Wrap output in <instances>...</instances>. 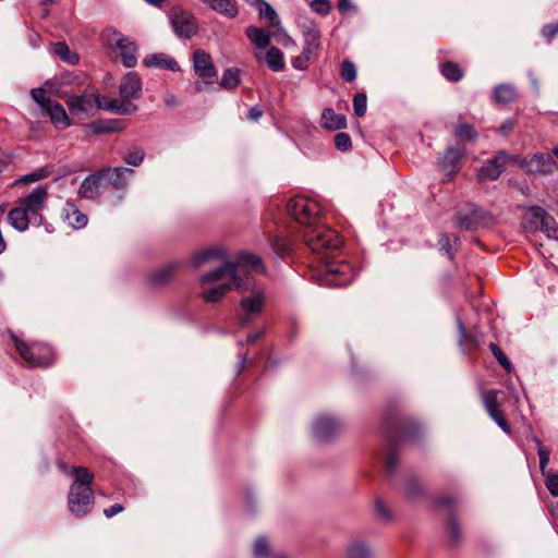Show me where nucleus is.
<instances>
[{
	"label": "nucleus",
	"mask_w": 558,
	"mask_h": 558,
	"mask_svg": "<svg viewBox=\"0 0 558 558\" xmlns=\"http://www.w3.org/2000/svg\"><path fill=\"white\" fill-rule=\"evenodd\" d=\"M288 210L293 219L302 226L301 235L313 253L324 250H340L342 240L339 234L332 229L317 225L319 207L315 202L298 197L288 204Z\"/></svg>",
	"instance_id": "obj_1"
},
{
	"label": "nucleus",
	"mask_w": 558,
	"mask_h": 558,
	"mask_svg": "<svg viewBox=\"0 0 558 558\" xmlns=\"http://www.w3.org/2000/svg\"><path fill=\"white\" fill-rule=\"evenodd\" d=\"M48 196V186L38 185L26 196L20 197L17 205L8 214L9 223L20 232L25 231L29 225L40 226Z\"/></svg>",
	"instance_id": "obj_2"
},
{
	"label": "nucleus",
	"mask_w": 558,
	"mask_h": 558,
	"mask_svg": "<svg viewBox=\"0 0 558 558\" xmlns=\"http://www.w3.org/2000/svg\"><path fill=\"white\" fill-rule=\"evenodd\" d=\"M101 40L104 46L114 54L116 58L121 60L123 66L135 68L137 65L138 47L129 36L109 26L102 31Z\"/></svg>",
	"instance_id": "obj_3"
},
{
	"label": "nucleus",
	"mask_w": 558,
	"mask_h": 558,
	"mask_svg": "<svg viewBox=\"0 0 558 558\" xmlns=\"http://www.w3.org/2000/svg\"><path fill=\"white\" fill-rule=\"evenodd\" d=\"M303 37V51L292 61L294 70H305L308 62L316 59L322 45V35L317 24L312 20H304L300 24Z\"/></svg>",
	"instance_id": "obj_4"
},
{
	"label": "nucleus",
	"mask_w": 558,
	"mask_h": 558,
	"mask_svg": "<svg viewBox=\"0 0 558 558\" xmlns=\"http://www.w3.org/2000/svg\"><path fill=\"white\" fill-rule=\"evenodd\" d=\"M14 347L23 362L29 367H47L53 361L51 347L43 342H25L13 332L10 333Z\"/></svg>",
	"instance_id": "obj_5"
},
{
	"label": "nucleus",
	"mask_w": 558,
	"mask_h": 558,
	"mask_svg": "<svg viewBox=\"0 0 558 558\" xmlns=\"http://www.w3.org/2000/svg\"><path fill=\"white\" fill-rule=\"evenodd\" d=\"M337 251H320L318 254H322L319 259L325 262V269L322 274H319V281L322 284L329 287H342L349 284L353 280V271L349 264L347 263H329L327 259Z\"/></svg>",
	"instance_id": "obj_6"
},
{
	"label": "nucleus",
	"mask_w": 558,
	"mask_h": 558,
	"mask_svg": "<svg viewBox=\"0 0 558 558\" xmlns=\"http://www.w3.org/2000/svg\"><path fill=\"white\" fill-rule=\"evenodd\" d=\"M31 96L34 101L48 113L52 124L57 129L64 130L71 125L70 118L64 108L59 102H54L47 97L44 88H33Z\"/></svg>",
	"instance_id": "obj_7"
},
{
	"label": "nucleus",
	"mask_w": 558,
	"mask_h": 558,
	"mask_svg": "<svg viewBox=\"0 0 558 558\" xmlns=\"http://www.w3.org/2000/svg\"><path fill=\"white\" fill-rule=\"evenodd\" d=\"M95 502L94 492L92 488H80L77 485H71L68 494V508L75 518H84L87 515Z\"/></svg>",
	"instance_id": "obj_8"
},
{
	"label": "nucleus",
	"mask_w": 558,
	"mask_h": 558,
	"mask_svg": "<svg viewBox=\"0 0 558 558\" xmlns=\"http://www.w3.org/2000/svg\"><path fill=\"white\" fill-rule=\"evenodd\" d=\"M198 78L195 81V90L205 92L214 89L216 85L231 89L240 84L239 72H225L219 81L218 72H197Z\"/></svg>",
	"instance_id": "obj_9"
},
{
	"label": "nucleus",
	"mask_w": 558,
	"mask_h": 558,
	"mask_svg": "<svg viewBox=\"0 0 558 558\" xmlns=\"http://www.w3.org/2000/svg\"><path fill=\"white\" fill-rule=\"evenodd\" d=\"M101 96L94 93H85L82 95L71 96L68 99V106L70 113L73 117L85 119L93 116L97 110L100 109Z\"/></svg>",
	"instance_id": "obj_10"
},
{
	"label": "nucleus",
	"mask_w": 558,
	"mask_h": 558,
	"mask_svg": "<svg viewBox=\"0 0 558 558\" xmlns=\"http://www.w3.org/2000/svg\"><path fill=\"white\" fill-rule=\"evenodd\" d=\"M227 278L232 280V284L238 290H246L248 289V283L244 281L243 278L238 276V266L233 262H225L221 266L217 267L214 270H210L201 277V282L203 284L214 283L218 281H222Z\"/></svg>",
	"instance_id": "obj_11"
},
{
	"label": "nucleus",
	"mask_w": 558,
	"mask_h": 558,
	"mask_svg": "<svg viewBox=\"0 0 558 558\" xmlns=\"http://www.w3.org/2000/svg\"><path fill=\"white\" fill-rule=\"evenodd\" d=\"M514 162L530 173L550 174L557 170V163L547 153H536L531 158L514 156Z\"/></svg>",
	"instance_id": "obj_12"
},
{
	"label": "nucleus",
	"mask_w": 558,
	"mask_h": 558,
	"mask_svg": "<svg viewBox=\"0 0 558 558\" xmlns=\"http://www.w3.org/2000/svg\"><path fill=\"white\" fill-rule=\"evenodd\" d=\"M170 21L178 36L191 38L197 32L195 17L189 11L173 7L170 11Z\"/></svg>",
	"instance_id": "obj_13"
},
{
	"label": "nucleus",
	"mask_w": 558,
	"mask_h": 558,
	"mask_svg": "<svg viewBox=\"0 0 558 558\" xmlns=\"http://www.w3.org/2000/svg\"><path fill=\"white\" fill-rule=\"evenodd\" d=\"M510 161L514 162V156L508 154L506 150H499L493 159L481 167L477 173L478 181H495L499 179L504 172V167Z\"/></svg>",
	"instance_id": "obj_14"
},
{
	"label": "nucleus",
	"mask_w": 558,
	"mask_h": 558,
	"mask_svg": "<svg viewBox=\"0 0 558 558\" xmlns=\"http://www.w3.org/2000/svg\"><path fill=\"white\" fill-rule=\"evenodd\" d=\"M498 391L497 390H488L482 393L483 404L489 414V416L494 420V422L507 434L511 433L510 425L504 416V413L500 409V404L497 399Z\"/></svg>",
	"instance_id": "obj_15"
},
{
	"label": "nucleus",
	"mask_w": 558,
	"mask_h": 558,
	"mask_svg": "<svg viewBox=\"0 0 558 558\" xmlns=\"http://www.w3.org/2000/svg\"><path fill=\"white\" fill-rule=\"evenodd\" d=\"M341 429L338 420L329 416H319L313 425V435L319 441L332 439Z\"/></svg>",
	"instance_id": "obj_16"
},
{
	"label": "nucleus",
	"mask_w": 558,
	"mask_h": 558,
	"mask_svg": "<svg viewBox=\"0 0 558 558\" xmlns=\"http://www.w3.org/2000/svg\"><path fill=\"white\" fill-rule=\"evenodd\" d=\"M105 171H97L87 175L78 187V195L84 199H96L104 187Z\"/></svg>",
	"instance_id": "obj_17"
},
{
	"label": "nucleus",
	"mask_w": 558,
	"mask_h": 558,
	"mask_svg": "<svg viewBox=\"0 0 558 558\" xmlns=\"http://www.w3.org/2000/svg\"><path fill=\"white\" fill-rule=\"evenodd\" d=\"M464 150L459 147H448L438 159L439 169L450 179L459 171V165Z\"/></svg>",
	"instance_id": "obj_18"
},
{
	"label": "nucleus",
	"mask_w": 558,
	"mask_h": 558,
	"mask_svg": "<svg viewBox=\"0 0 558 558\" xmlns=\"http://www.w3.org/2000/svg\"><path fill=\"white\" fill-rule=\"evenodd\" d=\"M181 267L182 263L178 260L169 262L160 268L153 270L148 275V281L150 284L156 287L168 284Z\"/></svg>",
	"instance_id": "obj_19"
},
{
	"label": "nucleus",
	"mask_w": 558,
	"mask_h": 558,
	"mask_svg": "<svg viewBox=\"0 0 558 558\" xmlns=\"http://www.w3.org/2000/svg\"><path fill=\"white\" fill-rule=\"evenodd\" d=\"M120 95L123 100L138 99L142 95V82L136 72H128L121 84Z\"/></svg>",
	"instance_id": "obj_20"
},
{
	"label": "nucleus",
	"mask_w": 558,
	"mask_h": 558,
	"mask_svg": "<svg viewBox=\"0 0 558 558\" xmlns=\"http://www.w3.org/2000/svg\"><path fill=\"white\" fill-rule=\"evenodd\" d=\"M530 213L533 218L539 221L541 230L553 239H558V223L543 207L532 206Z\"/></svg>",
	"instance_id": "obj_21"
},
{
	"label": "nucleus",
	"mask_w": 558,
	"mask_h": 558,
	"mask_svg": "<svg viewBox=\"0 0 558 558\" xmlns=\"http://www.w3.org/2000/svg\"><path fill=\"white\" fill-rule=\"evenodd\" d=\"M238 266V276L242 278L244 268L252 269L257 272L264 274L265 267L263 265L262 258L251 252H240L236 257V262H233Z\"/></svg>",
	"instance_id": "obj_22"
},
{
	"label": "nucleus",
	"mask_w": 558,
	"mask_h": 558,
	"mask_svg": "<svg viewBox=\"0 0 558 558\" xmlns=\"http://www.w3.org/2000/svg\"><path fill=\"white\" fill-rule=\"evenodd\" d=\"M100 171H105V178H107L110 185L118 191H124L126 189L128 177L134 172L132 169L124 167L106 168Z\"/></svg>",
	"instance_id": "obj_23"
},
{
	"label": "nucleus",
	"mask_w": 558,
	"mask_h": 558,
	"mask_svg": "<svg viewBox=\"0 0 558 558\" xmlns=\"http://www.w3.org/2000/svg\"><path fill=\"white\" fill-rule=\"evenodd\" d=\"M63 218H64V221H66L74 229H82L88 222L87 216L85 214H83L78 209L76 204L71 199H68L65 202V205L63 208Z\"/></svg>",
	"instance_id": "obj_24"
},
{
	"label": "nucleus",
	"mask_w": 558,
	"mask_h": 558,
	"mask_svg": "<svg viewBox=\"0 0 558 558\" xmlns=\"http://www.w3.org/2000/svg\"><path fill=\"white\" fill-rule=\"evenodd\" d=\"M255 57L260 63L268 65L271 70H283L284 68L283 53L277 47L270 46L257 52Z\"/></svg>",
	"instance_id": "obj_25"
},
{
	"label": "nucleus",
	"mask_w": 558,
	"mask_h": 558,
	"mask_svg": "<svg viewBox=\"0 0 558 558\" xmlns=\"http://www.w3.org/2000/svg\"><path fill=\"white\" fill-rule=\"evenodd\" d=\"M246 36L254 46V54L270 47V32L265 28L250 26L246 28Z\"/></svg>",
	"instance_id": "obj_26"
},
{
	"label": "nucleus",
	"mask_w": 558,
	"mask_h": 558,
	"mask_svg": "<svg viewBox=\"0 0 558 558\" xmlns=\"http://www.w3.org/2000/svg\"><path fill=\"white\" fill-rule=\"evenodd\" d=\"M146 68H158L160 70H179L177 61L166 53H153L143 60Z\"/></svg>",
	"instance_id": "obj_27"
},
{
	"label": "nucleus",
	"mask_w": 558,
	"mask_h": 558,
	"mask_svg": "<svg viewBox=\"0 0 558 558\" xmlns=\"http://www.w3.org/2000/svg\"><path fill=\"white\" fill-rule=\"evenodd\" d=\"M86 129L93 134H109L122 131L124 129V124L118 119L99 120L86 124Z\"/></svg>",
	"instance_id": "obj_28"
},
{
	"label": "nucleus",
	"mask_w": 558,
	"mask_h": 558,
	"mask_svg": "<svg viewBox=\"0 0 558 558\" xmlns=\"http://www.w3.org/2000/svg\"><path fill=\"white\" fill-rule=\"evenodd\" d=\"M202 3L206 4L211 10L217 13L228 17L234 19L238 13V5L234 0H199Z\"/></svg>",
	"instance_id": "obj_29"
},
{
	"label": "nucleus",
	"mask_w": 558,
	"mask_h": 558,
	"mask_svg": "<svg viewBox=\"0 0 558 558\" xmlns=\"http://www.w3.org/2000/svg\"><path fill=\"white\" fill-rule=\"evenodd\" d=\"M100 105H101L100 109H104L106 111H110V112H113L117 114L130 116V114H133L137 110V107L131 102H128L125 100L121 101L118 99H110L107 97H101Z\"/></svg>",
	"instance_id": "obj_30"
},
{
	"label": "nucleus",
	"mask_w": 558,
	"mask_h": 558,
	"mask_svg": "<svg viewBox=\"0 0 558 558\" xmlns=\"http://www.w3.org/2000/svg\"><path fill=\"white\" fill-rule=\"evenodd\" d=\"M322 125L330 131H338L347 126L344 114L336 113L333 109L327 108L322 114Z\"/></svg>",
	"instance_id": "obj_31"
},
{
	"label": "nucleus",
	"mask_w": 558,
	"mask_h": 558,
	"mask_svg": "<svg viewBox=\"0 0 558 558\" xmlns=\"http://www.w3.org/2000/svg\"><path fill=\"white\" fill-rule=\"evenodd\" d=\"M50 52L69 65H76L80 61L77 52L70 49L66 43L59 41L50 46Z\"/></svg>",
	"instance_id": "obj_32"
},
{
	"label": "nucleus",
	"mask_w": 558,
	"mask_h": 558,
	"mask_svg": "<svg viewBox=\"0 0 558 558\" xmlns=\"http://www.w3.org/2000/svg\"><path fill=\"white\" fill-rule=\"evenodd\" d=\"M482 218V211L474 208L470 214H458L454 219V226L465 230H474L477 228Z\"/></svg>",
	"instance_id": "obj_33"
},
{
	"label": "nucleus",
	"mask_w": 558,
	"mask_h": 558,
	"mask_svg": "<svg viewBox=\"0 0 558 558\" xmlns=\"http://www.w3.org/2000/svg\"><path fill=\"white\" fill-rule=\"evenodd\" d=\"M407 439V434H402L398 439L393 436H389L390 448L385 461V469L388 474H392L399 463V454L397 450L398 440L405 441Z\"/></svg>",
	"instance_id": "obj_34"
},
{
	"label": "nucleus",
	"mask_w": 558,
	"mask_h": 558,
	"mask_svg": "<svg viewBox=\"0 0 558 558\" xmlns=\"http://www.w3.org/2000/svg\"><path fill=\"white\" fill-rule=\"evenodd\" d=\"M74 481L71 485H77L80 488H92L94 474L85 466H74L71 471Z\"/></svg>",
	"instance_id": "obj_35"
},
{
	"label": "nucleus",
	"mask_w": 558,
	"mask_h": 558,
	"mask_svg": "<svg viewBox=\"0 0 558 558\" xmlns=\"http://www.w3.org/2000/svg\"><path fill=\"white\" fill-rule=\"evenodd\" d=\"M515 88L510 84H500L494 89V99L498 104H510L515 99Z\"/></svg>",
	"instance_id": "obj_36"
},
{
	"label": "nucleus",
	"mask_w": 558,
	"mask_h": 558,
	"mask_svg": "<svg viewBox=\"0 0 558 558\" xmlns=\"http://www.w3.org/2000/svg\"><path fill=\"white\" fill-rule=\"evenodd\" d=\"M232 287H234L232 283H222L203 291L202 296L207 303H217L226 295L229 290L232 289Z\"/></svg>",
	"instance_id": "obj_37"
},
{
	"label": "nucleus",
	"mask_w": 558,
	"mask_h": 558,
	"mask_svg": "<svg viewBox=\"0 0 558 558\" xmlns=\"http://www.w3.org/2000/svg\"><path fill=\"white\" fill-rule=\"evenodd\" d=\"M263 304L264 295L262 292H256L253 296L244 298L241 301V306L247 314H257L262 312Z\"/></svg>",
	"instance_id": "obj_38"
},
{
	"label": "nucleus",
	"mask_w": 558,
	"mask_h": 558,
	"mask_svg": "<svg viewBox=\"0 0 558 558\" xmlns=\"http://www.w3.org/2000/svg\"><path fill=\"white\" fill-rule=\"evenodd\" d=\"M347 558H372V551L366 544L355 541L345 548Z\"/></svg>",
	"instance_id": "obj_39"
},
{
	"label": "nucleus",
	"mask_w": 558,
	"mask_h": 558,
	"mask_svg": "<svg viewBox=\"0 0 558 558\" xmlns=\"http://www.w3.org/2000/svg\"><path fill=\"white\" fill-rule=\"evenodd\" d=\"M194 70H214V63L209 53L196 50L193 54Z\"/></svg>",
	"instance_id": "obj_40"
},
{
	"label": "nucleus",
	"mask_w": 558,
	"mask_h": 558,
	"mask_svg": "<svg viewBox=\"0 0 558 558\" xmlns=\"http://www.w3.org/2000/svg\"><path fill=\"white\" fill-rule=\"evenodd\" d=\"M220 255H222V251L220 248L205 250L194 254L191 259V264L194 268H196L210 260L211 258L218 257Z\"/></svg>",
	"instance_id": "obj_41"
},
{
	"label": "nucleus",
	"mask_w": 558,
	"mask_h": 558,
	"mask_svg": "<svg viewBox=\"0 0 558 558\" xmlns=\"http://www.w3.org/2000/svg\"><path fill=\"white\" fill-rule=\"evenodd\" d=\"M454 135L460 141H474L477 137V132L473 125L460 122L454 129Z\"/></svg>",
	"instance_id": "obj_42"
},
{
	"label": "nucleus",
	"mask_w": 558,
	"mask_h": 558,
	"mask_svg": "<svg viewBox=\"0 0 558 558\" xmlns=\"http://www.w3.org/2000/svg\"><path fill=\"white\" fill-rule=\"evenodd\" d=\"M271 247L277 256H288L292 251V243L282 236H275L271 241Z\"/></svg>",
	"instance_id": "obj_43"
},
{
	"label": "nucleus",
	"mask_w": 558,
	"mask_h": 558,
	"mask_svg": "<svg viewBox=\"0 0 558 558\" xmlns=\"http://www.w3.org/2000/svg\"><path fill=\"white\" fill-rule=\"evenodd\" d=\"M47 175L48 171L45 168H40L14 181L13 186H16L22 183H34L45 179Z\"/></svg>",
	"instance_id": "obj_44"
},
{
	"label": "nucleus",
	"mask_w": 558,
	"mask_h": 558,
	"mask_svg": "<svg viewBox=\"0 0 558 558\" xmlns=\"http://www.w3.org/2000/svg\"><path fill=\"white\" fill-rule=\"evenodd\" d=\"M374 513L383 522H390L392 513L381 499H376L374 502Z\"/></svg>",
	"instance_id": "obj_45"
},
{
	"label": "nucleus",
	"mask_w": 558,
	"mask_h": 558,
	"mask_svg": "<svg viewBox=\"0 0 558 558\" xmlns=\"http://www.w3.org/2000/svg\"><path fill=\"white\" fill-rule=\"evenodd\" d=\"M489 349H490L493 355L498 361V363L505 368V371L510 373L512 369V365H511L509 359L507 357V355L500 349V347L496 343H490Z\"/></svg>",
	"instance_id": "obj_46"
},
{
	"label": "nucleus",
	"mask_w": 558,
	"mask_h": 558,
	"mask_svg": "<svg viewBox=\"0 0 558 558\" xmlns=\"http://www.w3.org/2000/svg\"><path fill=\"white\" fill-rule=\"evenodd\" d=\"M447 531L449 533L450 543L457 545L461 542L462 533L461 529L454 518H450L447 523Z\"/></svg>",
	"instance_id": "obj_47"
},
{
	"label": "nucleus",
	"mask_w": 558,
	"mask_h": 558,
	"mask_svg": "<svg viewBox=\"0 0 558 558\" xmlns=\"http://www.w3.org/2000/svg\"><path fill=\"white\" fill-rule=\"evenodd\" d=\"M270 551L269 544L265 537H258L253 547L255 558H266Z\"/></svg>",
	"instance_id": "obj_48"
},
{
	"label": "nucleus",
	"mask_w": 558,
	"mask_h": 558,
	"mask_svg": "<svg viewBox=\"0 0 558 558\" xmlns=\"http://www.w3.org/2000/svg\"><path fill=\"white\" fill-rule=\"evenodd\" d=\"M259 14L262 17L267 20L271 26L276 27L280 24V19L277 12L269 3H265V5L260 9Z\"/></svg>",
	"instance_id": "obj_49"
},
{
	"label": "nucleus",
	"mask_w": 558,
	"mask_h": 558,
	"mask_svg": "<svg viewBox=\"0 0 558 558\" xmlns=\"http://www.w3.org/2000/svg\"><path fill=\"white\" fill-rule=\"evenodd\" d=\"M367 108V97L363 93H359L353 98V109L357 117H363Z\"/></svg>",
	"instance_id": "obj_50"
},
{
	"label": "nucleus",
	"mask_w": 558,
	"mask_h": 558,
	"mask_svg": "<svg viewBox=\"0 0 558 558\" xmlns=\"http://www.w3.org/2000/svg\"><path fill=\"white\" fill-rule=\"evenodd\" d=\"M545 477V485L550 495L558 497V470L548 472Z\"/></svg>",
	"instance_id": "obj_51"
},
{
	"label": "nucleus",
	"mask_w": 558,
	"mask_h": 558,
	"mask_svg": "<svg viewBox=\"0 0 558 558\" xmlns=\"http://www.w3.org/2000/svg\"><path fill=\"white\" fill-rule=\"evenodd\" d=\"M144 157H145V153L142 149H133V150L128 151L124 155L123 160L128 165L137 167L142 163V161L144 160Z\"/></svg>",
	"instance_id": "obj_52"
},
{
	"label": "nucleus",
	"mask_w": 558,
	"mask_h": 558,
	"mask_svg": "<svg viewBox=\"0 0 558 558\" xmlns=\"http://www.w3.org/2000/svg\"><path fill=\"white\" fill-rule=\"evenodd\" d=\"M439 251L444 253L449 259H453V252L451 247V240L448 234H441L438 240Z\"/></svg>",
	"instance_id": "obj_53"
},
{
	"label": "nucleus",
	"mask_w": 558,
	"mask_h": 558,
	"mask_svg": "<svg viewBox=\"0 0 558 558\" xmlns=\"http://www.w3.org/2000/svg\"><path fill=\"white\" fill-rule=\"evenodd\" d=\"M351 137L349 134L339 132L335 135V145L339 150H348L351 147Z\"/></svg>",
	"instance_id": "obj_54"
},
{
	"label": "nucleus",
	"mask_w": 558,
	"mask_h": 558,
	"mask_svg": "<svg viewBox=\"0 0 558 558\" xmlns=\"http://www.w3.org/2000/svg\"><path fill=\"white\" fill-rule=\"evenodd\" d=\"M542 35L547 41H551L558 35V20L545 24L542 28Z\"/></svg>",
	"instance_id": "obj_55"
},
{
	"label": "nucleus",
	"mask_w": 558,
	"mask_h": 558,
	"mask_svg": "<svg viewBox=\"0 0 558 558\" xmlns=\"http://www.w3.org/2000/svg\"><path fill=\"white\" fill-rule=\"evenodd\" d=\"M311 8L314 12L326 15L330 12L331 7L328 0H313Z\"/></svg>",
	"instance_id": "obj_56"
},
{
	"label": "nucleus",
	"mask_w": 558,
	"mask_h": 558,
	"mask_svg": "<svg viewBox=\"0 0 558 558\" xmlns=\"http://www.w3.org/2000/svg\"><path fill=\"white\" fill-rule=\"evenodd\" d=\"M538 458H539V470L544 476L548 473V472H546V468L549 463L550 451L547 448H541L539 452H538Z\"/></svg>",
	"instance_id": "obj_57"
},
{
	"label": "nucleus",
	"mask_w": 558,
	"mask_h": 558,
	"mask_svg": "<svg viewBox=\"0 0 558 558\" xmlns=\"http://www.w3.org/2000/svg\"><path fill=\"white\" fill-rule=\"evenodd\" d=\"M514 129V121L511 120V119H508L506 120L498 129V132L504 135V136H507L508 134H510L512 132V130Z\"/></svg>",
	"instance_id": "obj_58"
},
{
	"label": "nucleus",
	"mask_w": 558,
	"mask_h": 558,
	"mask_svg": "<svg viewBox=\"0 0 558 558\" xmlns=\"http://www.w3.org/2000/svg\"><path fill=\"white\" fill-rule=\"evenodd\" d=\"M124 510V507L121 504H114L109 508L104 509V514L107 518H112L116 514L122 512Z\"/></svg>",
	"instance_id": "obj_59"
},
{
	"label": "nucleus",
	"mask_w": 558,
	"mask_h": 558,
	"mask_svg": "<svg viewBox=\"0 0 558 558\" xmlns=\"http://www.w3.org/2000/svg\"><path fill=\"white\" fill-rule=\"evenodd\" d=\"M458 328H459V342L462 344L465 341H473V339L468 335L466 329L461 320L458 322Z\"/></svg>",
	"instance_id": "obj_60"
},
{
	"label": "nucleus",
	"mask_w": 558,
	"mask_h": 558,
	"mask_svg": "<svg viewBox=\"0 0 558 558\" xmlns=\"http://www.w3.org/2000/svg\"><path fill=\"white\" fill-rule=\"evenodd\" d=\"M263 116V111L257 107H252L247 112V119L251 121H258V119Z\"/></svg>",
	"instance_id": "obj_61"
},
{
	"label": "nucleus",
	"mask_w": 558,
	"mask_h": 558,
	"mask_svg": "<svg viewBox=\"0 0 558 558\" xmlns=\"http://www.w3.org/2000/svg\"><path fill=\"white\" fill-rule=\"evenodd\" d=\"M438 506L450 508L456 504V498L452 496H442L437 501Z\"/></svg>",
	"instance_id": "obj_62"
},
{
	"label": "nucleus",
	"mask_w": 558,
	"mask_h": 558,
	"mask_svg": "<svg viewBox=\"0 0 558 558\" xmlns=\"http://www.w3.org/2000/svg\"><path fill=\"white\" fill-rule=\"evenodd\" d=\"M163 101L168 108H174L179 105V101L173 94H167L163 98Z\"/></svg>",
	"instance_id": "obj_63"
},
{
	"label": "nucleus",
	"mask_w": 558,
	"mask_h": 558,
	"mask_svg": "<svg viewBox=\"0 0 558 558\" xmlns=\"http://www.w3.org/2000/svg\"><path fill=\"white\" fill-rule=\"evenodd\" d=\"M442 74L450 82H459L463 77V72H442Z\"/></svg>",
	"instance_id": "obj_64"
}]
</instances>
